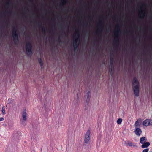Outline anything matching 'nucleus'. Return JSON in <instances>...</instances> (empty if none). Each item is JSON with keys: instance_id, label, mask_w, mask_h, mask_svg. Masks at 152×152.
<instances>
[{"instance_id": "1", "label": "nucleus", "mask_w": 152, "mask_h": 152, "mask_svg": "<svg viewBox=\"0 0 152 152\" xmlns=\"http://www.w3.org/2000/svg\"><path fill=\"white\" fill-rule=\"evenodd\" d=\"M133 88L135 95L136 97L139 96V83L136 78H134L133 80Z\"/></svg>"}, {"instance_id": "2", "label": "nucleus", "mask_w": 152, "mask_h": 152, "mask_svg": "<svg viewBox=\"0 0 152 152\" xmlns=\"http://www.w3.org/2000/svg\"><path fill=\"white\" fill-rule=\"evenodd\" d=\"M91 132L89 130H87L85 135L84 139V143L85 144H87L88 143L90 140Z\"/></svg>"}, {"instance_id": "3", "label": "nucleus", "mask_w": 152, "mask_h": 152, "mask_svg": "<svg viewBox=\"0 0 152 152\" xmlns=\"http://www.w3.org/2000/svg\"><path fill=\"white\" fill-rule=\"evenodd\" d=\"M142 124L145 126H152V120L148 119H146L142 122Z\"/></svg>"}, {"instance_id": "4", "label": "nucleus", "mask_w": 152, "mask_h": 152, "mask_svg": "<svg viewBox=\"0 0 152 152\" xmlns=\"http://www.w3.org/2000/svg\"><path fill=\"white\" fill-rule=\"evenodd\" d=\"M26 52L28 55L31 54V47L30 43L28 42L27 43L26 45Z\"/></svg>"}, {"instance_id": "5", "label": "nucleus", "mask_w": 152, "mask_h": 152, "mask_svg": "<svg viewBox=\"0 0 152 152\" xmlns=\"http://www.w3.org/2000/svg\"><path fill=\"white\" fill-rule=\"evenodd\" d=\"M22 119L21 121V123L24 124L27 120V113L26 111H23L22 113Z\"/></svg>"}, {"instance_id": "6", "label": "nucleus", "mask_w": 152, "mask_h": 152, "mask_svg": "<svg viewBox=\"0 0 152 152\" xmlns=\"http://www.w3.org/2000/svg\"><path fill=\"white\" fill-rule=\"evenodd\" d=\"M135 133L136 134L137 136H140L142 133L141 130L138 128H136L134 131Z\"/></svg>"}, {"instance_id": "7", "label": "nucleus", "mask_w": 152, "mask_h": 152, "mask_svg": "<svg viewBox=\"0 0 152 152\" xmlns=\"http://www.w3.org/2000/svg\"><path fill=\"white\" fill-rule=\"evenodd\" d=\"M141 121V119H139L135 122L134 126L136 128H138L140 126V123Z\"/></svg>"}, {"instance_id": "8", "label": "nucleus", "mask_w": 152, "mask_h": 152, "mask_svg": "<svg viewBox=\"0 0 152 152\" xmlns=\"http://www.w3.org/2000/svg\"><path fill=\"white\" fill-rule=\"evenodd\" d=\"M141 147L142 148H147L150 145V143L149 142H144L143 144H142Z\"/></svg>"}, {"instance_id": "9", "label": "nucleus", "mask_w": 152, "mask_h": 152, "mask_svg": "<svg viewBox=\"0 0 152 152\" xmlns=\"http://www.w3.org/2000/svg\"><path fill=\"white\" fill-rule=\"evenodd\" d=\"M147 140L145 137H142L141 138L140 140V143L141 144H143L144 142H146Z\"/></svg>"}, {"instance_id": "10", "label": "nucleus", "mask_w": 152, "mask_h": 152, "mask_svg": "<svg viewBox=\"0 0 152 152\" xmlns=\"http://www.w3.org/2000/svg\"><path fill=\"white\" fill-rule=\"evenodd\" d=\"M127 144L130 147H137L136 144L132 142H128L127 143Z\"/></svg>"}, {"instance_id": "11", "label": "nucleus", "mask_w": 152, "mask_h": 152, "mask_svg": "<svg viewBox=\"0 0 152 152\" xmlns=\"http://www.w3.org/2000/svg\"><path fill=\"white\" fill-rule=\"evenodd\" d=\"M13 37L14 39H17L18 38V35L16 34V32H15L14 33H13Z\"/></svg>"}, {"instance_id": "12", "label": "nucleus", "mask_w": 152, "mask_h": 152, "mask_svg": "<svg viewBox=\"0 0 152 152\" xmlns=\"http://www.w3.org/2000/svg\"><path fill=\"white\" fill-rule=\"evenodd\" d=\"M122 119L119 118L117 120V123L118 124H121L122 122Z\"/></svg>"}, {"instance_id": "13", "label": "nucleus", "mask_w": 152, "mask_h": 152, "mask_svg": "<svg viewBox=\"0 0 152 152\" xmlns=\"http://www.w3.org/2000/svg\"><path fill=\"white\" fill-rule=\"evenodd\" d=\"M139 14H140L141 13V14H142V17H143L144 16V14L143 13V11L140 10H139Z\"/></svg>"}, {"instance_id": "14", "label": "nucleus", "mask_w": 152, "mask_h": 152, "mask_svg": "<svg viewBox=\"0 0 152 152\" xmlns=\"http://www.w3.org/2000/svg\"><path fill=\"white\" fill-rule=\"evenodd\" d=\"M2 111L3 115H4L5 114V110L4 107H3L2 108Z\"/></svg>"}, {"instance_id": "15", "label": "nucleus", "mask_w": 152, "mask_h": 152, "mask_svg": "<svg viewBox=\"0 0 152 152\" xmlns=\"http://www.w3.org/2000/svg\"><path fill=\"white\" fill-rule=\"evenodd\" d=\"M149 149L148 148L145 149L143 150L142 152H148V151Z\"/></svg>"}, {"instance_id": "16", "label": "nucleus", "mask_w": 152, "mask_h": 152, "mask_svg": "<svg viewBox=\"0 0 152 152\" xmlns=\"http://www.w3.org/2000/svg\"><path fill=\"white\" fill-rule=\"evenodd\" d=\"M39 62L41 66H42V63L41 61V60L40 59L39 60Z\"/></svg>"}, {"instance_id": "17", "label": "nucleus", "mask_w": 152, "mask_h": 152, "mask_svg": "<svg viewBox=\"0 0 152 152\" xmlns=\"http://www.w3.org/2000/svg\"><path fill=\"white\" fill-rule=\"evenodd\" d=\"M87 94H88V97L89 98L90 97V93L89 92H88Z\"/></svg>"}, {"instance_id": "18", "label": "nucleus", "mask_w": 152, "mask_h": 152, "mask_svg": "<svg viewBox=\"0 0 152 152\" xmlns=\"http://www.w3.org/2000/svg\"><path fill=\"white\" fill-rule=\"evenodd\" d=\"M4 118L3 117H1L0 118V121H3L4 120Z\"/></svg>"}, {"instance_id": "19", "label": "nucleus", "mask_w": 152, "mask_h": 152, "mask_svg": "<svg viewBox=\"0 0 152 152\" xmlns=\"http://www.w3.org/2000/svg\"><path fill=\"white\" fill-rule=\"evenodd\" d=\"M32 138H34L33 137H31V139H32Z\"/></svg>"}, {"instance_id": "20", "label": "nucleus", "mask_w": 152, "mask_h": 152, "mask_svg": "<svg viewBox=\"0 0 152 152\" xmlns=\"http://www.w3.org/2000/svg\"><path fill=\"white\" fill-rule=\"evenodd\" d=\"M46 98H45V100L46 101Z\"/></svg>"}, {"instance_id": "21", "label": "nucleus", "mask_w": 152, "mask_h": 152, "mask_svg": "<svg viewBox=\"0 0 152 152\" xmlns=\"http://www.w3.org/2000/svg\"><path fill=\"white\" fill-rule=\"evenodd\" d=\"M76 40H75V42H76Z\"/></svg>"}]
</instances>
